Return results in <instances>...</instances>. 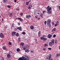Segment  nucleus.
I'll return each mask as SVG.
<instances>
[{
	"label": "nucleus",
	"instance_id": "obj_1",
	"mask_svg": "<svg viewBox=\"0 0 60 60\" xmlns=\"http://www.w3.org/2000/svg\"><path fill=\"white\" fill-rule=\"evenodd\" d=\"M51 22V20L50 19H48L47 20V24L49 27L51 26V24L50 23Z\"/></svg>",
	"mask_w": 60,
	"mask_h": 60
},
{
	"label": "nucleus",
	"instance_id": "obj_2",
	"mask_svg": "<svg viewBox=\"0 0 60 60\" xmlns=\"http://www.w3.org/2000/svg\"><path fill=\"white\" fill-rule=\"evenodd\" d=\"M46 10L47 11H50L51 10V8L49 7V6H48L46 8Z\"/></svg>",
	"mask_w": 60,
	"mask_h": 60
},
{
	"label": "nucleus",
	"instance_id": "obj_3",
	"mask_svg": "<svg viewBox=\"0 0 60 60\" xmlns=\"http://www.w3.org/2000/svg\"><path fill=\"white\" fill-rule=\"evenodd\" d=\"M49 57H47L46 59H48V60H50V58H51V55L49 54Z\"/></svg>",
	"mask_w": 60,
	"mask_h": 60
},
{
	"label": "nucleus",
	"instance_id": "obj_4",
	"mask_svg": "<svg viewBox=\"0 0 60 60\" xmlns=\"http://www.w3.org/2000/svg\"><path fill=\"white\" fill-rule=\"evenodd\" d=\"M26 18L27 19H29L30 18H31V15H26Z\"/></svg>",
	"mask_w": 60,
	"mask_h": 60
},
{
	"label": "nucleus",
	"instance_id": "obj_5",
	"mask_svg": "<svg viewBox=\"0 0 60 60\" xmlns=\"http://www.w3.org/2000/svg\"><path fill=\"white\" fill-rule=\"evenodd\" d=\"M20 45H22V48H23V49H25V47L24 46V43H20Z\"/></svg>",
	"mask_w": 60,
	"mask_h": 60
},
{
	"label": "nucleus",
	"instance_id": "obj_6",
	"mask_svg": "<svg viewBox=\"0 0 60 60\" xmlns=\"http://www.w3.org/2000/svg\"><path fill=\"white\" fill-rule=\"evenodd\" d=\"M32 7V5L31 4H30L28 7V8L29 9H31V8Z\"/></svg>",
	"mask_w": 60,
	"mask_h": 60
},
{
	"label": "nucleus",
	"instance_id": "obj_7",
	"mask_svg": "<svg viewBox=\"0 0 60 60\" xmlns=\"http://www.w3.org/2000/svg\"><path fill=\"white\" fill-rule=\"evenodd\" d=\"M0 37L1 38H3L4 37V35H3V34L2 33H0Z\"/></svg>",
	"mask_w": 60,
	"mask_h": 60
},
{
	"label": "nucleus",
	"instance_id": "obj_8",
	"mask_svg": "<svg viewBox=\"0 0 60 60\" xmlns=\"http://www.w3.org/2000/svg\"><path fill=\"white\" fill-rule=\"evenodd\" d=\"M17 33L16 32H15V31H13V32L12 33V36H13L14 35H15V34H16V33Z\"/></svg>",
	"mask_w": 60,
	"mask_h": 60
},
{
	"label": "nucleus",
	"instance_id": "obj_9",
	"mask_svg": "<svg viewBox=\"0 0 60 60\" xmlns=\"http://www.w3.org/2000/svg\"><path fill=\"white\" fill-rule=\"evenodd\" d=\"M48 38H51V37L52 36V35H51V34H49L48 35Z\"/></svg>",
	"mask_w": 60,
	"mask_h": 60
},
{
	"label": "nucleus",
	"instance_id": "obj_10",
	"mask_svg": "<svg viewBox=\"0 0 60 60\" xmlns=\"http://www.w3.org/2000/svg\"><path fill=\"white\" fill-rule=\"evenodd\" d=\"M17 29H19V30L21 31L22 30V29L21 28V27H18L17 28Z\"/></svg>",
	"mask_w": 60,
	"mask_h": 60
},
{
	"label": "nucleus",
	"instance_id": "obj_11",
	"mask_svg": "<svg viewBox=\"0 0 60 60\" xmlns=\"http://www.w3.org/2000/svg\"><path fill=\"white\" fill-rule=\"evenodd\" d=\"M8 15H9V16H10V17H12V13L11 12L8 13Z\"/></svg>",
	"mask_w": 60,
	"mask_h": 60
},
{
	"label": "nucleus",
	"instance_id": "obj_12",
	"mask_svg": "<svg viewBox=\"0 0 60 60\" xmlns=\"http://www.w3.org/2000/svg\"><path fill=\"white\" fill-rule=\"evenodd\" d=\"M54 44L53 43L51 42H49V45L50 46H52V45H53Z\"/></svg>",
	"mask_w": 60,
	"mask_h": 60
},
{
	"label": "nucleus",
	"instance_id": "obj_13",
	"mask_svg": "<svg viewBox=\"0 0 60 60\" xmlns=\"http://www.w3.org/2000/svg\"><path fill=\"white\" fill-rule=\"evenodd\" d=\"M30 28L31 29H33L34 28V27L33 25H31L30 26Z\"/></svg>",
	"mask_w": 60,
	"mask_h": 60
},
{
	"label": "nucleus",
	"instance_id": "obj_14",
	"mask_svg": "<svg viewBox=\"0 0 60 60\" xmlns=\"http://www.w3.org/2000/svg\"><path fill=\"white\" fill-rule=\"evenodd\" d=\"M3 2L4 3H7V0H3Z\"/></svg>",
	"mask_w": 60,
	"mask_h": 60
},
{
	"label": "nucleus",
	"instance_id": "obj_15",
	"mask_svg": "<svg viewBox=\"0 0 60 60\" xmlns=\"http://www.w3.org/2000/svg\"><path fill=\"white\" fill-rule=\"evenodd\" d=\"M29 52V50L28 49H27L25 50V52H27V53H28V52Z\"/></svg>",
	"mask_w": 60,
	"mask_h": 60
},
{
	"label": "nucleus",
	"instance_id": "obj_16",
	"mask_svg": "<svg viewBox=\"0 0 60 60\" xmlns=\"http://www.w3.org/2000/svg\"><path fill=\"white\" fill-rule=\"evenodd\" d=\"M51 11L49 10V11H47V13H48L49 14H51Z\"/></svg>",
	"mask_w": 60,
	"mask_h": 60
},
{
	"label": "nucleus",
	"instance_id": "obj_17",
	"mask_svg": "<svg viewBox=\"0 0 60 60\" xmlns=\"http://www.w3.org/2000/svg\"><path fill=\"white\" fill-rule=\"evenodd\" d=\"M56 30V28H53L51 32H53V31H55Z\"/></svg>",
	"mask_w": 60,
	"mask_h": 60
},
{
	"label": "nucleus",
	"instance_id": "obj_18",
	"mask_svg": "<svg viewBox=\"0 0 60 60\" xmlns=\"http://www.w3.org/2000/svg\"><path fill=\"white\" fill-rule=\"evenodd\" d=\"M3 49L4 50H6V47L5 46H4L3 47Z\"/></svg>",
	"mask_w": 60,
	"mask_h": 60
},
{
	"label": "nucleus",
	"instance_id": "obj_19",
	"mask_svg": "<svg viewBox=\"0 0 60 60\" xmlns=\"http://www.w3.org/2000/svg\"><path fill=\"white\" fill-rule=\"evenodd\" d=\"M54 39H52V40H51V42H52V43L53 44H54Z\"/></svg>",
	"mask_w": 60,
	"mask_h": 60
},
{
	"label": "nucleus",
	"instance_id": "obj_20",
	"mask_svg": "<svg viewBox=\"0 0 60 60\" xmlns=\"http://www.w3.org/2000/svg\"><path fill=\"white\" fill-rule=\"evenodd\" d=\"M60 56V54H57L56 55V56L57 57H58V56Z\"/></svg>",
	"mask_w": 60,
	"mask_h": 60
},
{
	"label": "nucleus",
	"instance_id": "obj_21",
	"mask_svg": "<svg viewBox=\"0 0 60 60\" xmlns=\"http://www.w3.org/2000/svg\"><path fill=\"white\" fill-rule=\"evenodd\" d=\"M41 32L39 31L38 32V36H40V35L41 34Z\"/></svg>",
	"mask_w": 60,
	"mask_h": 60
},
{
	"label": "nucleus",
	"instance_id": "obj_22",
	"mask_svg": "<svg viewBox=\"0 0 60 60\" xmlns=\"http://www.w3.org/2000/svg\"><path fill=\"white\" fill-rule=\"evenodd\" d=\"M40 15V13L38 12H37L36 13V15L37 16H38V15Z\"/></svg>",
	"mask_w": 60,
	"mask_h": 60
},
{
	"label": "nucleus",
	"instance_id": "obj_23",
	"mask_svg": "<svg viewBox=\"0 0 60 60\" xmlns=\"http://www.w3.org/2000/svg\"><path fill=\"white\" fill-rule=\"evenodd\" d=\"M44 36H43L41 37L40 38V39L41 40H43V39L44 38Z\"/></svg>",
	"mask_w": 60,
	"mask_h": 60
},
{
	"label": "nucleus",
	"instance_id": "obj_24",
	"mask_svg": "<svg viewBox=\"0 0 60 60\" xmlns=\"http://www.w3.org/2000/svg\"><path fill=\"white\" fill-rule=\"evenodd\" d=\"M11 56V55L9 54L8 55V58H10Z\"/></svg>",
	"mask_w": 60,
	"mask_h": 60
},
{
	"label": "nucleus",
	"instance_id": "obj_25",
	"mask_svg": "<svg viewBox=\"0 0 60 60\" xmlns=\"http://www.w3.org/2000/svg\"><path fill=\"white\" fill-rule=\"evenodd\" d=\"M12 52L11 51H10L9 52V55H11L12 54Z\"/></svg>",
	"mask_w": 60,
	"mask_h": 60
},
{
	"label": "nucleus",
	"instance_id": "obj_26",
	"mask_svg": "<svg viewBox=\"0 0 60 60\" xmlns=\"http://www.w3.org/2000/svg\"><path fill=\"white\" fill-rule=\"evenodd\" d=\"M18 19H19L21 22L22 21V18H19Z\"/></svg>",
	"mask_w": 60,
	"mask_h": 60
},
{
	"label": "nucleus",
	"instance_id": "obj_27",
	"mask_svg": "<svg viewBox=\"0 0 60 60\" xmlns=\"http://www.w3.org/2000/svg\"><path fill=\"white\" fill-rule=\"evenodd\" d=\"M47 40V38H44V39H43V41H45V40Z\"/></svg>",
	"mask_w": 60,
	"mask_h": 60
},
{
	"label": "nucleus",
	"instance_id": "obj_28",
	"mask_svg": "<svg viewBox=\"0 0 60 60\" xmlns=\"http://www.w3.org/2000/svg\"><path fill=\"white\" fill-rule=\"evenodd\" d=\"M43 14H42V13H41L40 15V17H43Z\"/></svg>",
	"mask_w": 60,
	"mask_h": 60
},
{
	"label": "nucleus",
	"instance_id": "obj_29",
	"mask_svg": "<svg viewBox=\"0 0 60 60\" xmlns=\"http://www.w3.org/2000/svg\"><path fill=\"white\" fill-rule=\"evenodd\" d=\"M17 52H19L20 51V49H19L18 48L17 49Z\"/></svg>",
	"mask_w": 60,
	"mask_h": 60
},
{
	"label": "nucleus",
	"instance_id": "obj_30",
	"mask_svg": "<svg viewBox=\"0 0 60 60\" xmlns=\"http://www.w3.org/2000/svg\"><path fill=\"white\" fill-rule=\"evenodd\" d=\"M55 43H56V44H57V40H55Z\"/></svg>",
	"mask_w": 60,
	"mask_h": 60
},
{
	"label": "nucleus",
	"instance_id": "obj_31",
	"mask_svg": "<svg viewBox=\"0 0 60 60\" xmlns=\"http://www.w3.org/2000/svg\"><path fill=\"white\" fill-rule=\"evenodd\" d=\"M48 46V44H45V47H46L47 46Z\"/></svg>",
	"mask_w": 60,
	"mask_h": 60
},
{
	"label": "nucleus",
	"instance_id": "obj_32",
	"mask_svg": "<svg viewBox=\"0 0 60 60\" xmlns=\"http://www.w3.org/2000/svg\"><path fill=\"white\" fill-rule=\"evenodd\" d=\"M56 24L57 25H58L59 24V21H58L56 22Z\"/></svg>",
	"mask_w": 60,
	"mask_h": 60
},
{
	"label": "nucleus",
	"instance_id": "obj_33",
	"mask_svg": "<svg viewBox=\"0 0 60 60\" xmlns=\"http://www.w3.org/2000/svg\"><path fill=\"white\" fill-rule=\"evenodd\" d=\"M29 4V3L28 2H26V5H28V4Z\"/></svg>",
	"mask_w": 60,
	"mask_h": 60
},
{
	"label": "nucleus",
	"instance_id": "obj_34",
	"mask_svg": "<svg viewBox=\"0 0 60 60\" xmlns=\"http://www.w3.org/2000/svg\"><path fill=\"white\" fill-rule=\"evenodd\" d=\"M15 36H19V34L18 33H17L15 35Z\"/></svg>",
	"mask_w": 60,
	"mask_h": 60
},
{
	"label": "nucleus",
	"instance_id": "obj_35",
	"mask_svg": "<svg viewBox=\"0 0 60 60\" xmlns=\"http://www.w3.org/2000/svg\"><path fill=\"white\" fill-rule=\"evenodd\" d=\"M44 23L45 25H46V24L47 23V21H45L44 22Z\"/></svg>",
	"mask_w": 60,
	"mask_h": 60
},
{
	"label": "nucleus",
	"instance_id": "obj_36",
	"mask_svg": "<svg viewBox=\"0 0 60 60\" xmlns=\"http://www.w3.org/2000/svg\"><path fill=\"white\" fill-rule=\"evenodd\" d=\"M16 10L17 11H19V8H17L16 9Z\"/></svg>",
	"mask_w": 60,
	"mask_h": 60
},
{
	"label": "nucleus",
	"instance_id": "obj_37",
	"mask_svg": "<svg viewBox=\"0 0 60 60\" xmlns=\"http://www.w3.org/2000/svg\"><path fill=\"white\" fill-rule=\"evenodd\" d=\"M56 35L55 34H54L53 36V37H54V38H55V37H56Z\"/></svg>",
	"mask_w": 60,
	"mask_h": 60
},
{
	"label": "nucleus",
	"instance_id": "obj_38",
	"mask_svg": "<svg viewBox=\"0 0 60 60\" xmlns=\"http://www.w3.org/2000/svg\"><path fill=\"white\" fill-rule=\"evenodd\" d=\"M22 33L23 34H26V33L24 32H23Z\"/></svg>",
	"mask_w": 60,
	"mask_h": 60
},
{
	"label": "nucleus",
	"instance_id": "obj_39",
	"mask_svg": "<svg viewBox=\"0 0 60 60\" xmlns=\"http://www.w3.org/2000/svg\"><path fill=\"white\" fill-rule=\"evenodd\" d=\"M1 59L2 60H4V57H2L1 58Z\"/></svg>",
	"mask_w": 60,
	"mask_h": 60
},
{
	"label": "nucleus",
	"instance_id": "obj_40",
	"mask_svg": "<svg viewBox=\"0 0 60 60\" xmlns=\"http://www.w3.org/2000/svg\"><path fill=\"white\" fill-rule=\"evenodd\" d=\"M23 13H21L20 14V16H22L23 15Z\"/></svg>",
	"mask_w": 60,
	"mask_h": 60
},
{
	"label": "nucleus",
	"instance_id": "obj_41",
	"mask_svg": "<svg viewBox=\"0 0 60 60\" xmlns=\"http://www.w3.org/2000/svg\"><path fill=\"white\" fill-rule=\"evenodd\" d=\"M18 24L19 26H20V23H18Z\"/></svg>",
	"mask_w": 60,
	"mask_h": 60
},
{
	"label": "nucleus",
	"instance_id": "obj_42",
	"mask_svg": "<svg viewBox=\"0 0 60 60\" xmlns=\"http://www.w3.org/2000/svg\"><path fill=\"white\" fill-rule=\"evenodd\" d=\"M30 53H31V54H32V53H33V51L31 50V51H30Z\"/></svg>",
	"mask_w": 60,
	"mask_h": 60
},
{
	"label": "nucleus",
	"instance_id": "obj_43",
	"mask_svg": "<svg viewBox=\"0 0 60 60\" xmlns=\"http://www.w3.org/2000/svg\"><path fill=\"white\" fill-rule=\"evenodd\" d=\"M9 44L10 45H11V42H9Z\"/></svg>",
	"mask_w": 60,
	"mask_h": 60
},
{
	"label": "nucleus",
	"instance_id": "obj_44",
	"mask_svg": "<svg viewBox=\"0 0 60 60\" xmlns=\"http://www.w3.org/2000/svg\"><path fill=\"white\" fill-rule=\"evenodd\" d=\"M26 47H29V46L28 45H26Z\"/></svg>",
	"mask_w": 60,
	"mask_h": 60
},
{
	"label": "nucleus",
	"instance_id": "obj_45",
	"mask_svg": "<svg viewBox=\"0 0 60 60\" xmlns=\"http://www.w3.org/2000/svg\"><path fill=\"white\" fill-rule=\"evenodd\" d=\"M46 11H43V13L44 14V13H45V12Z\"/></svg>",
	"mask_w": 60,
	"mask_h": 60
},
{
	"label": "nucleus",
	"instance_id": "obj_46",
	"mask_svg": "<svg viewBox=\"0 0 60 60\" xmlns=\"http://www.w3.org/2000/svg\"><path fill=\"white\" fill-rule=\"evenodd\" d=\"M8 7L9 8H11V6H9V5H8Z\"/></svg>",
	"mask_w": 60,
	"mask_h": 60
},
{
	"label": "nucleus",
	"instance_id": "obj_47",
	"mask_svg": "<svg viewBox=\"0 0 60 60\" xmlns=\"http://www.w3.org/2000/svg\"><path fill=\"white\" fill-rule=\"evenodd\" d=\"M48 49L49 50H51V48H48Z\"/></svg>",
	"mask_w": 60,
	"mask_h": 60
},
{
	"label": "nucleus",
	"instance_id": "obj_48",
	"mask_svg": "<svg viewBox=\"0 0 60 60\" xmlns=\"http://www.w3.org/2000/svg\"><path fill=\"white\" fill-rule=\"evenodd\" d=\"M52 24L53 25H55V23H54V22H52Z\"/></svg>",
	"mask_w": 60,
	"mask_h": 60
},
{
	"label": "nucleus",
	"instance_id": "obj_49",
	"mask_svg": "<svg viewBox=\"0 0 60 60\" xmlns=\"http://www.w3.org/2000/svg\"><path fill=\"white\" fill-rule=\"evenodd\" d=\"M43 50H44V51H45V50H46V49L45 48H43Z\"/></svg>",
	"mask_w": 60,
	"mask_h": 60
},
{
	"label": "nucleus",
	"instance_id": "obj_50",
	"mask_svg": "<svg viewBox=\"0 0 60 60\" xmlns=\"http://www.w3.org/2000/svg\"><path fill=\"white\" fill-rule=\"evenodd\" d=\"M14 2L15 3H16V2H17V0H14Z\"/></svg>",
	"mask_w": 60,
	"mask_h": 60
},
{
	"label": "nucleus",
	"instance_id": "obj_51",
	"mask_svg": "<svg viewBox=\"0 0 60 60\" xmlns=\"http://www.w3.org/2000/svg\"><path fill=\"white\" fill-rule=\"evenodd\" d=\"M34 15H36V13H35V12H34Z\"/></svg>",
	"mask_w": 60,
	"mask_h": 60
},
{
	"label": "nucleus",
	"instance_id": "obj_52",
	"mask_svg": "<svg viewBox=\"0 0 60 60\" xmlns=\"http://www.w3.org/2000/svg\"><path fill=\"white\" fill-rule=\"evenodd\" d=\"M54 26H57V24H55L54 25Z\"/></svg>",
	"mask_w": 60,
	"mask_h": 60
},
{
	"label": "nucleus",
	"instance_id": "obj_53",
	"mask_svg": "<svg viewBox=\"0 0 60 60\" xmlns=\"http://www.w3.org/2000/svg\"><path fill=\"white\" fill-rule=\"evenodd\" d=\"M14 25V23H13L12 25V27H13V26H13V25Z\"/></svg>",
	"mask_w": 60,
	"mask_h": 60
},
{
	"label": "nucleus",
	"instance_id": "obj_54",
	"mask_svg": "<svg viewBox=\"0 0 60 60\" xmlns=\"http://www.w3.org/2000/svg\"><path fill=\"white\" fill-rule=\"evenodd\" d=\"M35 18H37V16H35Z\"/></svg>",
	"mask_w": 60,
	"mask_h": 60
},
{
	"label": "nucleus",
	"instance_id": "obj_55",
	"mask_svg": "<svg viewBox=\"0 0 60 60\" xmlns=\"http://www.w3.org/2000/svg\"><path fill=\"white\" fill-rule=\"evenodd\" d=\"M40 19V18H39L38 19Z\"/></svg>",
	"mask_w": 60,
	"mask_h": 60
},
{
	"label": "nucleus",
	"instance_id": "obj_56",
	"mask_svg": "<svg viewBox=\"0 0 60 60\" xmlns=\"http://www.w3.org/2000/svg\"><path fill=\"white\" fill-rule=\"evenodd\" d=\"M4 20L3 19H2V21H4Z\"/></svg>",
	"mask_w": 60,
	"mask_h": 60
},
{
	"label": "nucleus",
	"instance_id": "obj_57",
	"mask_svg": "<svg viewBox=\"0 0 60 60\" xmlns=\"http://www.w3.org/2000/svg\"><path fill=\"white\" fill-rule=\"evenodd\" d=\"M59 9L60 10V6H59Z\"/></svg>",
	"mask_w": 60,
	"mask_h": 60
},
{
	"label": "nucleus",
	"instance_id": "obj_58",
	"mask_svg": "<svg viewBox=\"0 0 60 60\" xmlns=\"http://www.w3.org/2000/svg\"><path fill=\"white\" fill-rule=\"evenodd\" d=\"M52 3H54V1H52Z\"/></svg>",
	"mask_w": 60,
	"mask_h": 60
},
{
	"label": "nucleus",
	"instance_id": "obj_59",
	"mask_svg": "<svg viewBox=\"0 0 60 60\" xmlns=\"http://www.w3.org/2000/svg\"><path fill=\"white\" fill-rule=\"evenodd\" d=\"M50 60H53L52 59H51Z\"/></svg>",
	"mask_w": 60,
	"mask_h": 60
},
{
	"label": "nucleus",
	"instance_id": "obj_60",
	"mask_svg": "<svg viewBox=\"0 0 60 60\" xmlns=\"http://www.w3.org/2000/svg\"><path fill=\"white\" fill-rule=\"evenodd\" d=\"M7 26H5V28H7Z\"/></svg>",
	"mask_w": 60,
	"mask_h": 60
},
{
	"label": "nucleus",
	"instance_id": "obj_61",
	"mask_svg": "<svg viewBox=\"0 0 60 60\" xmlns=\"http://www.w3.org/2000/svg\"><path fill=\"white\" fill-rule=\"evenodd\" d=\"M18 39L19 40H20V38H19Z\"/></svg>",
	"mask_w": 60,
	"mask_h": 60
},
{
	"label": "nucleus",
	"instance_id": "obj_62",
	"mask_svg": "<svg viewBox=\"0 0 60 60\" xmlns=\"http://www.w3.org/2000/svg\"><path fill=\"white\" fill-rule=\"evenodd\" d=\"M30 2V1H29L28 2L29 3Z\"/></svg>",
	"mask_w": 60,
	"mask_h": 60
},
{
	"label": "nucleus",
	"instance_id": "obj_63",
	"mask_svg": "<svg viewBox=\"0 0 60 60\" xmlns=\"http://www.w3.org/2000/svg\"><path fill=\"white\" fill-rule=\"evenodd\" d=\"M7 56L8 57V55H7Z\"/></svg>",
	"mask_w": 60,
	"mask_h": 60
},
{
	"label": "nucleus",
	"instance_id": "obj_64",
	"mask_svg": "<svg viewBox=\"0 0 60 60\" xmlns=\"http://www.w3.org/2000/svg\"><path fill=\"white\" fill-rule=\"evenodd\" d=\"M36 40H37L36 39Z\"/></svg>",
	"mask_w": 60,
	"mask_h": 60
}]
</instances>
